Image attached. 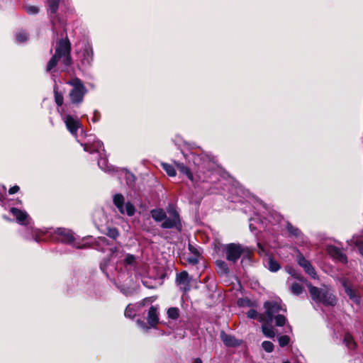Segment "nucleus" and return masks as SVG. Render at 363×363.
Returning a JSON list of instances; mask_svg holds the SVG:
<instances>
[{"label": "nucleus", "mask_w": 363, "mask_h": 363, "mask_svg": "<svg viewBox=\"0 0 363 363\" xmlns=\"http://www.w3.org/2000/svg\"><path fill=\"white\" fill-rule=\"evenodd\" d=\"M150 214L156 222H164L167 218V213L162 208H155L151 210Z\"/></svg>", "instance_id": "obj_23"}, {"label": "nucleus", "mask_w": 363, "mask_h": 363, "mask_svg": "<svg viewBox=\"0 0 363 363\" xmlns=\"http://www.w3.org/2000/svg\"><path fill=\"white\" fill-rule=\"evenodd\" d=\"M265 267L272 272H277L281 268L279 263L271 256H268L264 261Z\"/></svg>", "instance_id": "obj_26"}, {"label": "nucleus", "mask_w": 363, "mask_h": 363, "mask_svg": "<svg viewBox=\"0 0 363 363\" xmlns=\"http://www.w3.org/2000/svg\"><path fill=\"white\" fill-rule=\"evenodd\" d=\"M19 191V186L17 185H15L9 189V194H13L17 193Z\"/></svg>", "instance_id": "obj_47"}, {"label": "nucleus", "mask_w": 363, "mask_h": 363, "mask_svg": "<svg viewBox=\"0 0 363 363\" xmlns=\"http://www.w3.org/2000/svg\"><path fill=\"white\" fill-rule=\"evenodd\" d=\"M287 272L291 274L294 278L301 281H304V279L303 277V276L299 273L295 269L292 268V267H289L287 268Z\"/></svg>", "instance_id": "obj_34"}, {"label": "nucleus", "mask_w": 363, "mask_h": 363, "mask_svg": "<svg viewBox=\"0 0 363 363\" xmlns=\"http://www.w3.org/2000/svg\"><path fill=\"white\" fill-rule=\"evenodd\" d=\"M310 296L313 301L327 306L336 305L337 299L330 285L322 284L320 287L308 284Z\"/></svg>", "instance_id": "obj_7"}, {"label": "nucleus", "mask_w": 363, "mask_h": 363, "mask_svg": "<svg viewBox=\"0 0 363 363\" xmlns=\"http://www.w3.org/2000/svg\"><path fill=\"white\" fill-rule=\"evenodd\" d=\"M113 201L121 214H126L128 216L134 215L135 211L134 206L130 202L125 203V199L122 194H116L114 195Z\"/></svg>", "instance_id": "obj_15"}, {"label": "nucleus", "mask_w": 363, "mask_h": 363, "mask_svg": "<svg viewBox=\"0 0 363 363\" xmlns=\"http://www.w3.org/2000/svg\"><path fill=\"white\" fill-rule=\"evenodd\" d=\"M194 363H201V359H199V358L196 359Z\"/></svg>", "instance_id": "obj_53"}, {"label": "nucleus", "mask_w": 363, "mask_h": 363, "mask_svg": "<svg viewBox=\"0 0 363 363\" xmlns=\"http://www.w3.org/2000/svg\"><path fill=\"white\" fill-rule=\"evenodd\" d=\"M329 254L335 259L342 262H347V256L337 247L331 246L328 248Z\"/></svg>", "instance_id": "obj_20"}, {"label": "nucleus", "mask_w": 363, "mask_h": 363, "mask_svg": "<svg viewBox=\"0 0 363 363\" xmlns=\"http://www.w3.org/2000/svg\"><path fill=\"white\" fill-rule=\"evenodd\" d=\"M48 12L50 16L52 24V30L54 32H58L60 28H64V23L61 21L57 15L59 8L60 0H47Z\"/></svg>", "instance_id": "obj_13"}, {"label": "nucleus", "mask_w": 363, "mask_h": 363, "mask_svg": "<svg viewBox=\"0 0 363 363\" xmlns=\"http://www.w3.org/2000/svg\"><path fill=\"white\" fill-rule=\"evenodd\" d=\"M264 308L265 312L260 315H264L268 323H272L274 319L277 326H283L286 323V317L283 314H280L281 311L285 313L286 308H284L280 303L274 301H266L264 303Z\"/></svg>", "instance_id": "obj_9"}, {"label": "nucleus", "mask_w": 363, "mask_h": 363, "mask_svg": "<svg viewBox=\"0 0 363 363\" xmlns=\"http://www.w3.org/2000/svg\"><path fill=\"white\" fill-rule=\"evenodd\" d=\"M124 315L127 318H133L135 315V310L134 306L129 304L125 310Z\"/></svg>", "instance_id": "obj_36"}, {"label": "nucleus", "mask_w": 363, "mask_h": 363, "mask_svg": "<svg viewBox=\"0 0 363 363\" xmlns=\"http://www.w3.org/2000/svg\"><path fill=\"white\" fill-rule=\"evenodd\" d=\"M110 258L108 260H104L100 264L101 270L106 274L108 279L116 284L123 279L124 274L120 273L118 268L125 267L127 271L134 269L136 266L135 256L127 254L123 257V251L117 248H111Z\"/></svg>", "instance_id": "obj_1"}, {"label": "nucleus", "mask_w": 363, "mask_h": 363, "mask_svg": "<svg viewBox=\"0 0 363 363\" xmlns=\"http://www.w3.org/2000/svg\"><path fill=\"white\" fill-rule=\"evenodd\" d=\"M298 264L303 268L306 273L310 275L312 278L316 279L317 274L314 267L311 265L309 261H308L301 253H298L297 256Z\"/></svg>", "instance_id": "obj_18"}, {"label": "nucleus", "mask_w": 363, "mask_h": 363, "mask_svg": "<svg viewBox=\"0 0 363 363\" xmlns=\"http://www.w3.org/2000/svg\"><path fill=\"white\" fill-rule=\"evenodd\" d=\"M187 157L198 167L196 178L199 181H207L217 169V164L213 157L201 149L191 152Z\"/></svg>", "instance_id": "obj_2"}, {"label": "nucleus", "mask_w": 363, "mask_h": 363, "mask_svg": "<svg viewBox=\"0 0 363 363\" xmlns=\"http://www.w3.org/2000/svg\"><path fill=\"white\" fill-rule=\"evenodd\" d=\"M222 252L230 263L235 264L240 258H250V250L238 243H229L222 246Z\"/></svg>", "instance_id": "obj_8"}, {"label": "nucleus", "mask_w": 363, "mask_h": 363, "mask_svg": "<svg viewBox=\"0 0 363 363\" xmlns=\"http://www.w3.org/2000/svg\"><path fill=\"white\" fill-rule=\"evenodd\" d=\"M16 203H21V201L20 200H17V201H16Z\"/></svg>", "instance_id": "obj_57"}, {"label": "nucleus", "mask_w": 363, "mask_h": 363, "mask_svg": "<svg viewBox=\"0 0 363 363\" xmlns=\"http://www.w3.org/2000/svg\"><path fill=\"white\" fill-rule=\"evenodd\" d=\"M106 235L109 238L115 240V239H116L118 237L119 233H118V230L116 228H108Z\"/></svg>", "instance_id": "obj_38"}, {"label": "nucleus", "mask_w": 363, "mask_h": 363, "mask_svg": "<svg viewBox=\"0 0 363 363\" xmlns=\"http://www.w3.org/2000/svg\"><path fill=\"white\" fill-rule=\"evenodd\" d=\"M59 63L62 70H65L71 65L72 60L70 57V43L67 39H61L59 40L55 53L49 60L46 71L51 72Z\"/></svg>", "instance_id": "obj_4"}, {"label": "nucleus", "mask_w": 363, "mask_h": 363, "mask_svg": "<svg viewBox=\"0 0 363 363\" xmlns=\"http://www.w3.org/2000/svg\"><path fill=\"white\" fill-rule=\"evenodd\" d=\"M125 174H126V175H128L129 177H134L133 174H129V173H128L127 172H125Z\"/></svg>", "instance_id": "obj_54"}, {"label": "nucleus", "mask_w": 363, "mask_h": 363, "mask_svg": "<svg viewBox=\"0 0 363 363\" xmlns=\"http://www.w3.org/2000/svg\"><path fill=\"white\" fill-rule=\"evenodd\" d=\"M138 324L140 326V327H143L144 328H146L147 329V327L145 325V323H143V321H140V320H138L137 321Z\"/></svg>", "instance_id": "obj_51"}, {"label": "nucleus", "mask_w": 363, "mask_h": 363, "mask_svg": "<svg viewBox=\"0 0 363 363\" xmlns=\"http://www.w3.org/2000/svg\"><path fill=\"white\" fill-rule=\"evenodd\" d=\"M99 118H100V113L98 111H94V116L91 118V121L94 122V123H96L99 121Z\"/></svg>", "instance_id": "obj_46"}, {"label": "nucleus", "mask_w": 363, "mask_h": 363, "mask_svg": "<svg viewBox=\"0 0 363 363\" xmlns=\"http://www.w3.org/2000/svg\"><path fill=\"white\" fill-rule=\"evenodd\" d=\"M189 250L193 254L194 256L200 257L201 254L199 250L196 247L193 246L192 245H189Z\"/></svg>", "instance_id": "obj_43"}, {"label": "nucleus", "mask_w": 363, "mask_h": 363, "mask_svg": "<svg viewBox=\"0 0 363 363\" xmlns=\"http://www.w3.org/2000/svg\"><path fill=\"white\" fill-rule=\"evenodd\" d=\"M67 84L72 86L69 92L71 104L79 106L84 101V96L88 92L87 89L84 85L82 81L77 77L71 79Z\"/></svg>", "instance_id": "obj_10"}, {"label": "nucleus", "mask_w": 363, "mask_h": 363, "mask_svg": "<svg viewBox=\"0 0 363 363\" xmlns=\"http://www.w3.org/2000/svg\"><path fill=\"white\" fill-rule=\"evenodd\" d=\"M340 282L344 288L345 294L356 305L359 306L362 301L359 291L346 278H341Z\"/></svg>", "instance_id": "obj_14"}, {"label": "nucleus", "mask_w": 363, "mask_h": 363, "mask_svg": "<svg viewBox=\"0 0 363 363\" xmlns=\"http://www.w3.org/2000/svg\"><path fill=\"white\" fill-rule=\"evenodd\" d=\"M257 247L259 249V253L262 255L263 254H264V249L263 248V247L261 245L260 243H257Z\"/></svg>", "instance_id": "obj_48"}, {"label": "nucleus", "mask_w": 363, "mask_h": 363, "mask_svg": "<svg viewBox=\"0 0 363 363\" xmlns=\"http://www.w3.org/2000/svg\"><path fill=\"white\" fill-rule=\"evenodd\" d=\"M354 245L358 247L359 254L363 257V241L356 240Z\"/></svg>", "instance_id": "obj_44"}, {"label": "nucleus", "mask_w": 363, "mask_h": 363, "mask_svg": "<svg viewBox=\"0 0 363 363\" xmlns=\"http://www.w3.org/2000/svg\"><path fill=\"white\" fill-rule=\"evenodd\" d=\"M78 55L81 66L83 68H87L91 66L93 62L94 52L91 45L89 43H85Z\"/></svg>", "instance_id": "obj_16"}, {"label": "nucleus", "mask_w": 363, "mask_h": 363, "mask_svg": "<svg viewBox=\"0 0 363 363\" xmlns=\"http://www.w3.org/2000/svg\"><path fill=\"white\" fill-rule=\"evenodd\" d=\"M162 167L169 177H174L176 175V170L172 165L167 163H162Z\"/></svg>", "instance_id": "obj_32"}, {"label": "nucleus", "mask_w": 363, "mask_h": 363, "mask_svg": "<svg viewBox=\"0 0 363 363\" xmlns=\"http://www.w3.org/2000/svg\"><path fill=\"white\" fill-rule=\"evenodd\" d=\"M286 230L287 231L293 236L300 238L302 237L303 234L301 231L296 227L294 226L291 223H287L286 224Z\"/></svg>", "instance_id": "obj_29"}, {"label": "nucleus", "mask_w": 363, "mask_h": 363, "mask_svg": "<svg viewBox=\"0 0 363 363\" xmlns=\"http://www.w3.org/2000/svg\"><path fill=\"white\" fill-rule=\"evenodd\" d=\"M159 321L157 307L152 306L147 313V322L151 327H155Z\"/></svg>", "instance_id": "obj_21"}, {"label": "nucleus", "mask_w": 363, "mask_h": 363, "mask_svg": "<svg viewBox=\"0 0 363 363\" xmlns=\"http://www.w3.org/2000/svg\"><path fill=\"white\" fill-rule=\"evenodd\" d=\"M168 318L172 320H177L179 317V310L177 307H171L167 310Z\"/></svg>", "instance_id": "obj_31"}, {"label": "nucleus", "mask_w": 363, "mask_h": 363, "mask_svg": "<svg viewBox=\"0 0 363 363\" xmlns=\"http://www.w3.org/2000/svg\"><path fill=\"white\" fill-rule=\"evenodd\" d=\"M109 244L108 243V240L105 237H99L95 241V249L97 250H101L105 252L108 250L107 246Z\"/></svg>", "instance_id": "obj_28"}, {"label": "nucleus", "mask_w": 363, "mask_h": 363, "mask_svg": "<svg viewBox=\"0 0 363 363\" xmlns=\"http://www.w3.org/2000/svg\"><path fill=\"white\" fill-rule=\"evenodd\" d=\"M259 321L262 323V331L265 337L268 338H273L275 336V333L272 323H268L266 320L264 315H259Z\"/></svg>", "instance_id": "obj_19"}, {"label": "nucleus", "mask_w": 363, "mask_h": 363, "mask_svg": "<svg viewBox=\"0 0 363 363\" xmlns=\"http://www.w3.org/2000/svg\"><path fill=\"white\" fill-rule=\"evenodd\" d=\"M121 291L124 294H125L126 296L128 295V293L127 291H125L124 289H121Z\"/></svg>", "instance_id": "obj_52"}, {"label": "nucleus", "mask_w": 363, "mask_h": 363, "mask_svg": "<svg viewBox=\"0 0 363 363\" xmlns=\"http://www.w3.org/2000/svg\"><path fill=\"white\" fill-rule=\"evenodd\" d=\"M3 217H4V219L8 220H10V219H9V218H8L6 216H4Z\"/></svg>", "instance_id": "obj_55"}, {"label": "nucleus", "mask_w": 363, "mask_h": 363, "mask_svg": "<svg viewBox=\"0 0 363 363\" xmlns=\"http://www.w3.org/2000/svg\"><path fill=\"white\" fill-rule=\"evenodd\" d=\"M199 257H198V256H194V255H193V256H191V257H189V258L187 259V261H188L189 263L192 264H196L199 262Z\"/></svg>", "instance_id": "obj_45"}, {"label": "nucleus", "mask_w": 363, "mask_h": 363, "mask_svg": "<svg viewBox=\"0 0 363 363\" xmlns=\"http://www.w3.org/2000/svg\"><path fill=\"white\" fill-rule=\"evenodd\" d=\"M55 239L57 241L71 244L73 247L77 249L85 248L86 247V244L79 245L74 241L73 233L70 230L61 228H57L55 230Z\"/></svg>", "instance_id": "obj_12"}, {"label": "nucleus", "mask_w": 363, "mask_h": 363, "mask_svg": "<svg viewBox=\"0 0 363 363\" xmlns=\"http://www.w3.org/2000/svg\"><path fill=\"white\" fill-rule=\"evenodd\" d=\"M85 137L86 141L80 143L81 145L84 147V151L91 154L97 152L99 155L100 158L98 160V165L101 170L108 173L115 172L114 167L108 163L103 143L96 140L95 136L92 135H86Z\"/></svg>", "instance_id": "obj_5"}, {"label": "nucleus", "mask_w": 363, "mask_h": 363, "mask_svg": "<svg viewBox=\"0 0 363 363\" xmlns=\"http://www.w3.org/2000/svg\"><path fill=\"white\" fill-rule=\"evenodd\" d=\"M26 11L28 14L34 15L39 12V8L35 6H27L26 7Z\"/></svg>", "instance_id": "obj_40"}, {"label": "nucleus", "mask_w": 363, "mask_h": 363, "mask_svg": "<svg viewBox=\"0 0 363 363\" xmlns=\"http://www.w3.org/2000/svg\"><path fill=\"white\" fill-rule=\"evenodd\" d=\"M344 343L349 350H353L356 347V342H354L353 337L350 333H346L344 337Z\"/></svg>", "instance_id": "obj_30"}, {"label": "nucleus", "mask_w": 363, "mask_h": 363, "mask_svg": "<svg viewBox=\"0 0 363 363\" xmlns=\"http://www.w3.org/2000/svg\"><path fill=\"white\" fill-rule=\"evenodd\" d=\"M290 289L295 295H299L303 292V286L297 282L292 283L290 286Z\"/></svg>", "instance_id": "obj_33"}, {"label": "nucleus", "mask_w": 363, "mask_h": 363, "mask_svg": "<svg viewBox=\"0 0 363 363\" xmlns=\"http://www.w3.org/2000/svg\"><path fill=\"white\" fill-rule=\"evenodd\" d=\"M10 212L16 218V220L18 224L27 226L26 232L23 235L26 239L33 240L37 242L44 240L43 236L45 235V233L32 226V220L26 211L15 207H11Z\"/></svg>", "instance_id": "obj_6"}, {"label": "nucleus", "mask_w": 363, "mask_h": 363, "mask_svg": "<svg viewBox=\"0 0 363 363\" xmlns=\"http://www.w3.org/2000/svg\"><path fill=\"white\" fill-rule=\"evenodd\" d=\"M223 343L228 347H237L241 344V341L236 339L235 337L222 333L220 335Z\"/></svg>", "instance_id": "obj_22"}, {"label": "nucleus", "mask_w": 363, "mask_h": 363, "mask_svg": "<svg viewBox=\"0 0 363 363\" xmlns=\"http://www.w3.org/2000/svg\"><path fill=\"white\" fill-rule=\"evenodd\" d=\"M260 314H259L257 313V311L255 309H250L247 313V316L249 318H251V319H257L259 320V315Z\"/></svg>", "instance_id": "obj_42"}, {"label": "nucleus", "mask_w": 363, "mask_h": 363, "mask_svg": "<svg viewBox=\"0 0 363 363\" xmlns=\"http://www.w3.org/2000/svg\"><path fill=\"white\" fill-rule=\"evenodd\" d=\"M28 35L27 33L24 31H20L16 34V40L19 43H23L26 42L28 40Z\"/></svg>", "instance_id": "obj_35"}, {"label": "nucleus", "mask_w": 363, "mask_h": 363, "mask_svg": "<svg viewBox=\"0 0 363 363\" xmlns=\"http://www.w3.org/2000/svg\"><path fill=\"white\" fill-rule=\"evenodd\" d=\"M54 96L55 101L57 106V111L60 113L62 119L66 125L67 130L70 133L76 138L78 142H80L78 139L77 131L80 129L81 133H84V130L81 126L79 118L76 116L74 117L69 112V104H64V97L61 92H59L57 88L54 87Z\"/></svg>", "instance_id": "obj_3"}, {"label": "nucleus", "mask_w": 363, "mask_h": 363, "mask_svg": "<svg viewBox=\"0 0 363 363\" xmlns=\"http://www.w3.org/2000/svg\"><path fill=\"white\" fill-rule=\"evenodd\" d=\"M262 348L267 352H272L274 349V345L272 342L264 341L262 344Z\"/></svg>", "instance_id": "obj_39"}, {"label": "nucleus", "mask_w": 363, "mask_h": 363, "mask_svg": "<svg viewBox=\"0 0 363 363\" xmlns=\"http://www.w3.org/2000/svg\"><path fill=\"white\" fill-rule=\"evenodd\" d=\"M191 278L189 277L186 271H182L176 275L175 282L179 290L186 293L191 289L190 282Z\"/></svg>", "instance_id": "obj_17"}, {"label": "nucleus", "mask_w": 363, "mask_h": 363, "mask_svg": "<svg viewBox=\"0 0 363 363\" xmlns=\"http://www.w3.org/2000/svg\"><path fill=\"white\" fill-rule=\"evenodd\" d=\"M176 166L177 167L178 171L181 174L185 175L191 182H196L198 180L195 178L190 169L186 167L184 164L177 162Z\"/></svg>", "instance_id": "obj_24"}, {"label": "nucleus", "mask_w": 363, "mask_h": 363, "mask_svg": "<svg viewBox=\"0 0 363 363\" xmlns=\"http://www.w3.org/2000/svg\"><path fill=\"white\" fill-rule=\"evenodd\" d=\"M252 219H250V221L252 222ZM250 229L252 232H254L256 230V228L254 226L252 223H250L249 225Z\"/></svg>", "instance_id": "obj_50"}, {"label": "nucleus", "mask_w": 363, "mask_h": 363, "mask_svg": "<svg viewBox=\"0 0 363 363\" xmlns=\"http://www.w3.org/2000/svg\"><path fill=\"white\" fill-rule=\"evenodd\" d=\"M176 166L177 167L178 171L181 174L185 175L191 182H196L198 180L195 178L190 169L186 167L184 164L177 162Z\"/></svg>", "instance_id": "obj_25"}, {"label": "nucleus", "mask_w": 363, "mask_h": 363, "mask_svg": "<svg viewBox=\"0 0 363 363\" xmlns=\"http://www.w3.org/2000/svg\"><path fill=\"white\" fill-rule=\"evenodd\" d=\"M4 194H0V204L5 208H7V199L5 193L6 189L3 187Z\"/></svg>", "instance_id": "obj_41"}, {"label": "nucleus", "mask_w": 363, "mask_h": 363, "mask_svg": "<svg viewBox=\"0 0 363 363\" xmlns=\"http://www.w3.org/2000/svg\"><path fill=\"white\" fill-rule=\"evenodd\" d=\"M287 327L289 328V330L291 331V327L290 325H288Z\"/></svg>", "instance_id": "obj_56"}, {"label": "nucleus", "mask_w": 363, "mask_h": 363, "mask_svg": "<svg viewBox=\"0 0 363 363\" xmlns=\"http://www.w3.org/2000/svg\"><path fill=\"white\" fill-rule=\"evenodd\" d=\"M169 216L166 220L162 223L161 228L164 229L175 228L178 231L182 229V225L180 220V216L175 207L172 204H169L167 209Z\"/></svg>", "instance_id": "obj_11"}, {"label": "nucleus", "mask_w": 363, "mask_h": 363, "mask_svg": "<svg viewBox=\"0 0 363 363\" xmlns=\"http://www.w3.org/2000/svg\"><path fill=\"white\" fill-rule=\"evenodd\" d=\"M304 360V357L302 355L297 357V359L295 363H302Z\"/></svg>", "instance_id": "obj_49"}, {"label": "nucleus", "mask_w": 363, "mask_h": 363, "mask_svg": "<svg viewBox=\"0 0 363 363\" xmlns=\"http://www.w3.org/2000/svg\"><path fill=\"white\" fill-rule=\"evenodd\" d=\"M217 272L220 275H228L230 272L228 264L223 260H217L216 262Z\"/></svg>", "instance_id": "obj_27"}, {"label": "nucleus", "mask_w": 363, "mask_h": 363, "mask_svg": "<svg viewBox=\"0 0 363 363\" xmlns=\"http://www.w3.org/2000/svg\"><path fill=\"white\" fill-rule=\"evenodd\" d=\"M277 340L279 346L283 347L289 343L290 338L288 335H279L277 337Z\"/></svg>", "instance_id": "obj_37"}]
</instances>
